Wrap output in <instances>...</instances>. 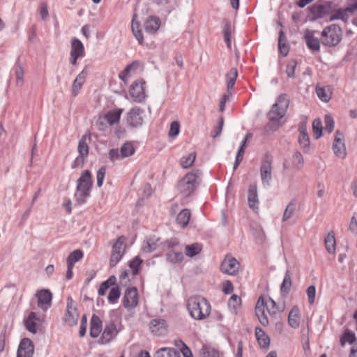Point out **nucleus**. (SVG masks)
Returning a JSON list of instances; mask_svg holds the SVG:
<instances>
[{"mask_svg": "<svg viewBox=\"0 0 357 357\" xmlns=\"http://www.w3.org/2000/svg\"><path fill=\"white\" fill-rule=\"evenodd\" d=\"M288 107L289 100L287 96L285 94L280 95L268 113L269 122L264 128V130L266 133L274 132L280 126L279 121L284 116Z\"/></svg>", "mask_w": 357, "mask_h": 357, "instance_id": "obj_1", "label": "nucleus"}, {"mask_svg": "<svg viewBox=\"0 0 357 357\" xmlns=\"http://www.w3.org/2000/svg\"><path fill=\"white\" fill-rule=\"evenodd\" d=\"M186 306L190 316L197 321L206 319L211 314L210 303L201 296H190L187 300Z\"/></svg>", "mask_w": 357, "mask_h": 357, "instance_id": "obj_2", "label": "nucleus"}, {"mask_svg": "<svg viewBox=\"0 0 357 357\" xmlns=\"http://www.w3.org/2000/svg\"><path fill=\"white\" fill-rule=\"evenodd\" d=\"M265 310L271 316H275L280 312H283L284 306L283 305H277L276 303L271 298L266 301L262 296H260L256 303L255 313L259 322L264 326L268 325V319L265 313Z\"/></svg>", "mask_w": 357, "mask_h": 357, "instance_id": "obj_3", "label": "nucleus"}, {"mask_svg": "<svg viewBox=\"0 0 357 357\" xmlns=\"http://www.w3.org/2000/svg\"><path fill=\"white\" fill-rule=\"evenodd\" d=\"M202 173L199 170H193L185 174L178 184V190L184 197L190 196L198 186Z\"/></svg>", "mask_w": 357, "mask_h": 357, "instance_id": "obj_4", "label": "nucleus"}, {"mask_svg": "<svg viewBox=\"0 0 357 357\" xmlns=\"http://www.w3.org/2000/svg\"><path fill=\"white\" fill-rule=\"evenodd\" d=\"M342 37L341 28L336 24H331L324 29L321 32V43L327 47H333L339 44Z\"/></svg>", "mask_w": 357, "mask_h": 357, "instance_id": "obj_5", "label": "nucleus"}, {"mask_svg": "<svg viewBox=\"0 0 357 357\" xmlns=\"http://www.w3.org/2000/svg\"><path fill=\"white\" fill-rule=\"evenodd\" d=\"M309 18L310 21H315L331 15L334 9L330 2H324L323 3H316L308 8Z\"/></svg>", "mask_w": 357, "mask_h": 357, "instance_id": "obj_6", "label": "nucleus"}, {"mask_svg": "<svg viewBox=\"0 0 357 357\" xmlns=\"http://www.w3.org/2000/svg\"><path fill=\"white\" fill-rule=\"evenodd\" d=\"M126 248V238L120 236L112 246L109 264L111 266H115L121 259Z\"/></svg>", "mask_w": 357, "mask_h": 357, "instance_id": "obj_7", "label": "nucleus"}, {"mask_svg": "<svg viewBox=\"0 0 357 357\" xmlns=\"http://www.w3.org/2000/svg\"><path fill=\"white\" fill-rule=\"evenodd\" d=\"M145 85L144 80H137L131 84L129 94L134 102L140 103L146 99Z\"/></svg>", "mask_w": 357, "mask_h": 357, "instance_id": "obj_8", "label": "nucleus"}, {"mask_svg": "<svg viewBox=\"0 0 357 357\" xmlns=\"http://www.w3.org/2000/svg\"><path fill=\"white\" fill-rule=\"evenodd\" d=\"M79 319V313L77 312L75 301L71 296L67 298L66 312L65 314L64 321L69 326H73L77 324Z\"/></svg>", "mask_w": 357, "mask_h": 357, "instance_id": "obj_9", "label": "nucleus"}, {"mask_svg": "<svg viewBox=\"0 0 357 357\" xmlns=\"http://www.w3.org/2000/svg\"><path fill=\"white\" fill-rule=\"evenodd\" d=\"M90 68L89 66H85L82 70L77 75L72 84L71 95L76 97L80 92L86 78L89 74Z\"/></svg>", "mask_w": 357, "mask_h": 357, "instance_id": "obj_10", "label": "nucleus"}, {"mask_svg": "<svg viewBox=\"0 0 357 357\" xmlns=\"http://www.w3.org/2000/svg\"><path fill=\"white\" fill-rule=\"evenodd\" d=\"M144 110L138 107L130 109L126 114L127 124L132 128H137L143 123Z\"/></svg>", "mask_w": 357, "mask_h": 357, "instance_id": "obj_11", "label": "nucleus"}, {"mask_svg": "<svg viewBox=\"0 0 357 357\" xmlns=\"http://www.w3.org/2000/svg\"><path fill=\"white\" fill-rule=\"evenodd\" d=\"M239 268V262L231 255H227L220 265L221 271L229 275H236Z\"/></svg>", "mask_w": 357, "mask_h": 357, "instance_id": "obj_12", "label": "nucleus"}, {"mask_svg": "<svg viewBox=\"0 0 357 357\" xmlns=\"http://www.w3.org/2000/svg\"><path fill=\"white\" fill-rule=\"evenodd\" d=\"M139 296L136 287L128 288L124 293L123 305L127 310L135 308L138 305Z\"/></svg>", "mask_w": 357, "mask_h": 357, "instance_id": "obj_13", "label": "nucleus"}, {"mask_svg": "<svg viewBox=\"0 0 357 357\" xmlns=\"http://www.w3.org/2000/svg\"><path fill=\"white\" fill-rule=\"evenodd\" d=\"M333 151L334 154L340 158H344L347 155L346 146L344 144V137L343 133L337 130L333 144Z\"/></svg>", "mask_w": 357, "mask_h": 357, "instance_id": "obj_14", "label": "nucleus"}, {"mask_svg": "<svg viewBox=\"0 0 357 357\" xmlns=\"http://www.w3.org/2000/svg\"><path fill=\"white\" fill-rule=\"evenodd\" d=\"M260 175L262 183L269 185L272 179V161L268 156H266L262 161L260 167Z\"/></svg>", "mask_w": 357, "mask_h": 357, "instance_id": "obj_15", "label": "nucleus"}, {"mask_svg": "<svg viewBox=\"0 0 357 357\" xmlns=\"http://www.w3.org/2000/svg\"><path fill=\"white\" fill-rule=\"evenodd\" d=\"M38 298V307L46 311L51 305L52 294L48 289L38 290L36 293Z\"/></svg>", "mask_w": 357, "mask_h": 357, "instance_id": "obj_16", "label": "nucleus"}, {"mask_svg": "<svg viewBox=\"0 0 357 357\" xmlns=\"http://www.w3.org/2000/svg\"><path fill=\"white\" fill-rule=\"evenodd\" d=\"M149 329L157 336H163L167 332V324L165 319H155L150 321Z\"/></svg>", "mask_w": 357, "mask_h": 357, "instance_id": "obj_17", "label": "nucleus"}, {"mask_svg": "<svg viewBox=\"0 0 357 357\" xmlns=\"http://www.w3.org/2000/svg\"><path fill=\"white\" fill-rule=\"evenodd\" d=\"M33 351V342L29 338H24L19 344L17 357H32Z\"/></svg>", "mask_w": 357, "mask_h": 357, "instance_id": "obj_18", "label": "nucleus"}, {"mask_svg": "<svg viewBox=\"0 0 357 357\" xmlns=\"http://www.w3.org/2000/svg\"><path fill=\"white\" fill-rule=\"evenodd\" d=\"M93 185V179L91 172L84 170L77 181V187L91 192Z\"/></svg>", "mask_w": 357, "mask_h": 357, "instance_id": "obj_19", "label": "nucleus"}, {"mask_svg": "<svg viewBox=\"0 0 357 357\" xmlns=\"http://www.w3.org/2000/svg\"><path fill=\"white\" fill-rule=\"evenodd\" d=\"M118 331L116 326L114 322H110L107 324L104 328L103 333L101 337V342L102 344L109 343L117 335Z\"/></svg>", "mask_w": 357, "mask_h": 357, "instance_id": "obj_20", "label": "nucleus"}, {"mask_svg": "<svg viewBox=\"0 0 357 357\" xmlns=\"http://www.w3.org/2000/svg\"><path fill=\"white\" fill-rule=\"evenodd\" d=\"M304 38L307 47L314 52L319 51L320 41L319 39L314 36V31L306 30L304 34Z\"/></svg>", "mask_w": 357, "mask_h": 357, "instance_id": "obj_21", "label": "nucleus"}, {"mask_svg": "<svg viewBox=\"0 0 357 357\" xmlns=\"http://www.w3.org/2000/svg\"><path fill=\"white\" fill-rule=\"evenodd\" d=\"M123 112V109L121 108L109 111L103 115L102 119L110 126L118 124Z\"/></svg>", "mask_w": 357, "mask_h": 357, "instance_id": "obj_22", "label": "nucleus"}, {"mask_svg": "<svg viewBox=\"0 0 357 357\" xmlns=\"http://www.w3.org/2000/svg\"><path fill=\"white\" fill-rule=\"evenodd\" d=\"M316 93L320 100L328 102L332 98L333 88L330 85L321 86L317 84Z\"/></svg>", "mask_w": 357, "mask_h": 357, "instance_id": "obj_23", "label": "nucleus"}, {"mask_svg": "<svg viewBox=\"0 0 357 357\" xmlns=\"http://www.w3.org/2000/svg\"><path fill=\"white\" fill-rule=\"evenodd\" d=\"M248 202L250 208L255 210L258 208L259 198L257 194V187L256 184H251L248 191Z\"/></svg>", "mask_w": 357, "mask_h": 357, "instance_id": "obj_24", "label": "nucleus"}, {"mask_svg": "<svg viewBox=\"0 0 357 357\" xmlns=\"http://www.w3.org/2000/svg\"><path fill=\"white\" fill-rule=\"evenodd\" d=\"M40 322V317L36 312H31L25 320L26 329L33 334L37 333V328Z\"/></svg>", "mask_w": 357, "mask_h": 357, "instance_id": "obj_25", "label": "nucleus"}, {"mask_svg": "<svg viewBox=\"0 0 357 357\" xmlns=\"http://www.w3.org/2000/svg\"><path fill=\"white\" fill-rule=\"evenodd\" d=\"M255 336L261 348L268 349L271 340L265 331L259 327L255 328Z\"/></svg>", "mask_w": 357, "mask_h": 357, "instance_id": "obj_26", "label": "nucleus"}, {"mask_svg": "<svg viewBox=\"0 0 357 357\" xmlns=\"http://www.w3.org/2000/svg\"><path fill=\"white\" fill-rule=\"evenodd\" d=\"M299 137L298 143L303 150L305 152L310 151V138L307 132V129L305 126L299 127Z\"/></svg>", "mask_w": 357, "mask_h": 357, "instance_id": "obj_27", "label": "nucleus"}, {"mask_svg": "<svg viewBox=\"0 0 357 357\" xmlns=\"http://www.w3.org/2000/svg\"><path fill=\"white\" fill-rule=\"evenodd\" d=\"M357 8V5L352 6L351 7H348L345 9H339L337 12L331 15L330 21H333L336 20H341L344 22H347L348 20L349 16L348 13H353Z\"/></svg>", "mask_w": 357, "mask_h": 357, "instance_id": "obj_28", "label": "nucleus"}, {"mask_svg": "<svg viewBox=\"0 0 357 357\" xmlns=\"http://www.w3.org/2000/svg\"><path fill=\"white\" fill-rule=\"evenodd\" d=\"M160 20L158 17H149L144 24V29L147 33H153L158 30L160 26Z\"/></svg>", "mask_w": 357, "mask_h": 357, "instance_id": "obj_29", "label": "nucleus"}, {"mask_svg": "<svg viewBox=\"0 0 357 357\" xmlns=\"http://www.w3.org/2000/svg\"><path fill=\"white\" fill-rule=\"evenodd\" d=\"M160 244V239L155 236L148 238L144 242L142 247V251L146 253L155 250Z\"/></svg>", "mask_w": 357, "mask_h": 357, "instance_id": "obj_30", "label": "nucleus"}, {"mask_svg": "<svg viewBox=\"0 0 357 357\" xmlns=\"http://www.w3.org/2000/svg\"><path fill=\"white\" fill-rule=\"evenodd\" d=\"M102 331V321L100 319L96 316L93 315L91 320L90 326V335L91 337L96 338L98 337Z\"/></svg>", "mask_w": 357, "mask_h": 357, "instance_id": "obj_31", "label": "nucleus"}, {"mask_svg": "<svg viewBox=\"0 0 357 357\" xmlns=\"http://www.w3.org/2000/svg\"><path fill=\"white\" fill-rule=\"evenodd\" d=\"M288 324L293 328H298L299 327V309L297 306H294L289 312Z\"/></svg>", "mask_w": 357, "mask_h": 357, "instance_id": "obj_32", "label": "nucleus"}, {"mask_svg": "<svg viewBox=\"0 0 357 357\" xmlns=\"http://www.w3.org/2000/svg\"><path fill=\"white\" fill-rule=\"evenodd\" d=\"M325 247L329 254H335L336 250V241L335 234L331 231L325 236Z\"/></svg>", "mask_w": 357, "mask_h": 357, "instance_id": "obj_33", "label": "nucleus"}, {"mask_svg": "<svg viewBox=\"0 0 357 357\" xmlns=\"http://www.w3.org/2000/svg\"><path fill=\"white\" fill-rule=\"evenodd\" d=\"M90 195L91 192L76 186V191L75 192L74 197L77 204L82 205L86 202V200L90 197Z\"/></svg>", "mask_w": 357, "mask_h": 357, "instance_id": "obj_34", "label": "nucleus"}, {"mask_svg": "<svg viewBox=\"0 0 357 357\" xmlns=\"http://www.w3.org/2000/svg\"><path fill=\"white\" fill-rule=\"evenodd\" d=\"M191 213L190 210L185 208L183 209L176 217V223L181 227H185L189 222Z\"/></svg>", "mask_w": 357, "mask_h": 357, "instance_id": "obj_35", "label": "nucleus"}, {"mask_svg": "<svg viewBox=\"0 0 357 357\" xmlns=\"http://www.w3.org/2000/svg\"><path fill=\"white\" fill-rule=\"evenodd\" d=\"M153 357H180V354L174 348L164 347L158 350Z\"/></svg>", "mask_w": 357, "mask_h": 357, "instance_id": "obj_36", "label": "nucleus"}, {"mask_svg": "<svg viewBox=\"0 0 357 357\" xmlns=\"http://www.w3.org/2000/svg\"><path fill=\"white\" fill-rule=\"evenodd\" d=\"M137 15L134 14L132 20L131 29L132 32L139 44H142L144 41L143 34L139 29V24L136 21Z\"/></svg>", "mask_w": 357, "mask_h": 357, "instance_id": "obj_37", "label": "nucleus"}, {"mask_svg": "<svg viewBox=\"0 0 357 357\" xmlns=\"http://www.w3.org/2000/svg\"><path fill=\"white\" fill-rule=\"evenodd\" d=\"M202 250V245L198 243H195L191 245H185V254L188 257H193L199 254Z\"/></svg>", "mask_w": 357, "mask_h": 357, "instance_id": "obj_38", "label": "nucleus"}, {"mask_svg": "<svg viewBox=\"0 0 357 357\" xmlns=\"http://www.w3.org/2000/svg\"><path fill=\"white\" fill-rule=\"evenodd\" d=\"M166 256L167 259L172 264L181 262L183 259V255L182 252L176 249L169 250Z\"/></svg>", "mask_w": 357, "mask_h": 357, "instance_id": "obj_39", "label": "nucleus"}, {"mask_svg": "<svg viewBox=\"0 0 357 357\" xmlns=\"http://www.w3.org/2000/svg\"><path fill=\"white\" fill-rule=\"evenodd\" d=\"M70 52L81 55L85 56V50L83 43L77 38H73L71 40Z\"/></svg>", "mask_w": 357, "mask_h": 357, "instance_id": "obj_40", "label": "nucleus"}, {"mask_svg": "<svg viewBox=\"0 0 357 357\" xmlns=\"http://www.w3.org/2000/svg\"><path fill=\"white\" fill-rule=\"evenodd\" d=\"M138 67V63L134 62L132 63H130L126 66V68L121 71L119 75V77L122 81H123L126 84H127L128 79L130 77V73L132 71H135Z\"/></svg>", "mask_w": 357, "mask_h": 357, "instance_id": "obj_41", "label": "nucleus"}, {"mask_svg": "<svg viewBox=\"0 0 357 357\" xmlns=\"http://www.w3.org/2000/svg\"><path fill=\"white\" fill-rule=\"evenodd\" d=\"M116 283V278L114 275L110 276L107 280L104 281L101 283L100 285V287L98 289V294L100 296H104L105 295L108 289L114 286Z\"/></svg>", "mask_w": 357, "mask_h": 357, "instance_id": "obj_42", "label": "nucleus"}, {"mask_svg": "<svg viewBox=\"0 0 357 357\" xmlns=\"http://www.w3.org/2000/svg\"><path fill=\"white\" fill-rule=\"evenodd\" d=\"M200 357H220V354L215 349L203 345L199 351Z\"/></svg>", "mask_w": 357, "mask_h": 357, "instance_id": "obj_43", "label": "nucleus"}, {"mask_svg": "<svg viewBox=\"0 0 357 357\" xmlns=\"http://www.w3.org/2000/svg\"><path fill=\"white\" fill-rule=\"evenodd\" d=\"M195 158V152H191L186 155H183L180 160L181 166L184 169L190 167L194 163Z\"/></svg>", "mask_w": 357, "mask_h": 357, "instance_id": "obj_44", "label": "nucleus"}, {"mask_svg": "<svg viewBox=\"0 0 357 357\" xmlns=\"http://www.w3.org/2000/svg\"><path fill=\"white\" fill-rule=\"evenodd\" d=\"M238 76V72L236 68H231L229 72L226 75L227 79V91H230L233 89L236 78Z\"/></svg>", "mask_w": 357, "mask_h": 357, "instance_id": "obj_45", "label": "nucleus"}, {"mask_svg": "<svg viewBox=\"0 0 357 357\" xmlns=\"http://www.w3.org/2000/svg\"><path fill=\"white\" fill-rule=\"evenodd\" d=\"M238 76V72L236 68H231L229 72L226 75L227 79V91H230L233 89L236 78Z\"/></svg>", "mask_w": 357, "mask_h": 357, "instance_id": "obj_46", "label": "nucleus"}, {"mask_svg": "<svg viewBox=\"0 0 357 357\" xmlns=\"http://www.w3.org/2000/svg\"><path fill=\"white\" fill-rule=\"evenodd\" d=\"M83 257V252L80 250H75L67 257V265L74 266V264Z\"/></svg>", "mask_w": 357, "mask_h": 357, "instance_id": "obj_47", "label": "nucleus"}, {"mask_svg": "<svg viewBox=\"0 0 357 357\" xmlns=\"http://www.w3.org/2000/svg\"><path fill=\"white\" fill-rule=\"evenodd\" d=\"M291 287V278L289 271H286L280 290L282 293L288 294Z\"/></svg>", "mask_w": 357, "mask_h": 357, "instance_id": "obj_48", "label": "nucleus"}, {"mask_svg": "<svg viewBox=\"0 0 357 357\" xmlns=\"http://www.w3.org/2000/svg\"><path fill=\"white\" fill-rule=\"evenodd\" d=\"M121 156L124 158H127L131 156L135 153V149L132 144L130 142L124 143L121 147Z\"/></svg>", "mask_w": 357, "mask_h": 357, "instance_id": "obj_49", "label": "nucleus"}, {"mask_svg": "<svg viewBox=\"0 0 357 357\" xmlns=\"http://www.w3.org/2000/svg\"><path fill=\"white\" fill-rule=\"evenodd\" d=\"M121 296V291L119 287H113L109 291L108 295V301L111 304H115L117 303Z\"/></svg>", "mask_w": 357, "mask_h": 357, "instance_id": "obj_50", "label": "nucleus"}, {"mask_svg": "<svg viewBox=\"0 0 357 357\" xmlns=\"http://www.w3.org/2000/svg\"><path fill=\"white\" fill-rule=\"evenodd\" d=\"M15 75L17 79L16 84L21 87L24 83V68L21 64H17L15 67Z\"/></svg>", "mask_w": 357, "mask_h": 357, "instance_id": "obj_51", "label": "nucleus"}, {"mask_svg": "<svg viewBox=\"0 0 357 357\" xmlns=\"http://www.w3.org/2000/svg\"><path fill=\"white\" fill-rule=\"evenodd\" d=\"M312 129L315 139H319L322 135V123L320 119H316L312 122Z\"/></svg>", "mask_w": 357, "mask_h": 357, "instance_id": "obj_52", "label": "nucleus"}, {"mask_svg": "<svg viewBox=\"0 0 357 357\" xmlns=\"http://www.w3.org/2000/svg\"><path fill=\"white\" fill-rule=\"evenodd\" d=\"M293 166L298 170L303 167L304 161L302 155L298 151H296L292 158Z\"/></svg>", "mask_w": 357, "mask_h": 357, "instance_id": "obj_53", "label": "nucleus"}, {"mask_svg": "<svg viewBox=\"0 0 357 357\" xmlns=\"http://www.w3.org/2000/svg\"><path fill=\"white\" fill-rule=\"evenodd\" d=\"M296 209V204L293 202L289 203L287 206L286 207L283 216L282 221L285 222L289 220L294 213Z\"/></svg>", "mask_w": 357, "mask_h": 357, "instance_id": "obj_54", "label": "nucleus"}, {"mask_svg": "<svg viewBox=\"0 0 357 357\" xmlns=\"http://www.w3.org/2000/svg\"><path fill=\"white\" fill-rule=\"evenodd\" d=\"M78 152L79 153V155L82 158L86 157L89 153V146L87 143L86 142V139L82 138L80 139L79 144H78Z\"/></svg>", "mask_w": 357, "mask_h": 357, "instance_id": "obj_55", "label": "nucleus"}, {"mask_svg": "<svg viewBox=\"0 0 357 357\" xmlns=\"http://www.w3.org/2000/svg\"><path fill=\"white\" fill-rule=\"evenodd\" d=\"M142 261H143L138 256L135 257L132 261H130L129 266L132 270L133 275L138 274L139 268Z\"/></svg>", "mask_w": 357, "mask_h": 357, "instance_id": "obj_56", "label": "nucleus"}, {"mask_svg": "<svg viewBox=\"0 0 357 357\" xmlns=\"http://www.w3.org/2000/svg\"><path fill=\"white\" fill-rule=\"evenodd\" d=\"M356 340V335L355 333L353 331L347 330L342 339L341 342L342 344H344L345 343L352 344Z\"/></svg>", "mask_w": 357, "mask_h": 357, "instance_id": "obj_57", "label": "nucleus"}, {"mask_svg": "<svg viewBox=\"0 0 357 357\" xmlns=\"http://www.w3.org/2000/svg\"><path fill=\"white\" fill-rule=\"evenodd\" d=\"M324 130L329 133L332 132L334 130L335 122L333 117L331 115H326L324 117Z\"/></svg>", "mask_w": 357, "mask_h": 357, "instance_id": "obj_58", "label": "nucleus"}, {"mask_svg": "<svg viewBox=\"0 0 357 357\" xmlns=\"http://www.w3.org/2000/svg\"><path fill=\"white\" fill-rule=\"evenodd\" d=\"M241 304V299L237 295H232L228 301V305L230 307L236 310Z\"/></svg>", "mask_w": 357, "mask_h": 357, "instance_id": "obj_59", "label": "nucleus"}, {"mask_svg": "<svg viewBox=\"0 0 357 357\" xmlns=\"http://www.w3.org/2000/svg\"><path fill=\"white\" fill-rule=\"evenodd\" d=\"M222 31L225 36H231L233 27L231 26V22L228 20H224L222 22Z\"/></svg>", "mask_w": 357, "mask_h": 357, "instance_id": "obj_60", "label": "nucleus"}, {"mask_svg": "<svg viewBox=\"0 0 357 357\" xmlns=\"http://www.w3.org/2000/svg\"><path fill=\"white\" fill-rule=\"evenodd\" d=\"M284 37V33L282 31L280 33L278 46L281 54L283 56H287L289 52V48L285 43H282V38Z\"/></svg>", "mask_w": 357, "mask_h": 357, "instance_id": "obj_61", "label": "nucleus"}, {"mask_svg": "<svg viewBox=\"0 0 357 357\" xmlns=\"http://www.w3.org/2000/svg\"><path fill=\"white\" fill-rule=\"evenodd\" d=\"M180 131V126L177 121H173L170 124V128L169 131V136L174 137L177 136Z\"/></svg>", "mask_w": 357, "mask_h": 357, "instance_id": "obj_62", "label": "nucleus"}, {"mask_svg": "<svg viewBox=\"0 0 357 357\" xmlns=\"http://www.w3.org/2000/svg\"><path fill=\"white\" fill-rule=\"evenodd\" d=\"M105 173L106 169L105 167H100L97 172V185L99 188H100L103 184Z\"/></svg>", "mask_w": 357, "mask_h": 357, "instance_id": "obj_63", "label": "nucleus"}, {"mask_svg": "<svg viewBox=\"0 0 357 357\" xmlns=\"http://www.w3.org/2000/svg\"><path fill=\"white\" fill-rule=\"evenodd\" d=\"M308 302L310 305L314 303L316 296V289L314 285L310 286L306 291Z\"/></svg>", "mask_w": 357, "mask_h": 357, "instance_id": "obj_64", "label": "nucleus"}]
</instances>
